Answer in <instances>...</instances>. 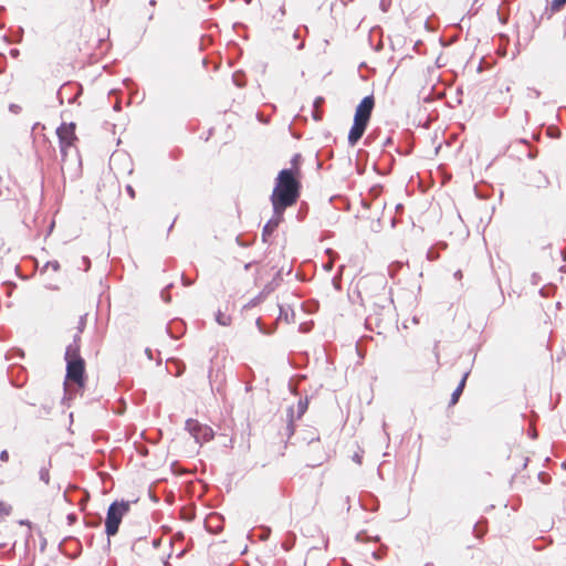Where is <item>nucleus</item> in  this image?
<instances>
[{
  "label": "nucleus",
  "mask_w": 566,
  "mask_h": 566,
  "mask_svg": "<svg viewBox=\"0 0 566 566\" xmlns=\"http://www.w3.org/2000/svg\"><path fill=\"white\" fill-rule=\"evenodd\" d=\"M390 143H391V139H390V138H387V140H386L385 145H388V144H390Z\"/></svg>",
  "instance_id": "37"
},
{
  "label": "nucleus",
  "mask_w": 566,
  "mask_h": 566,
  "mask_svg": "<svg viewBox=\"0 0 566 566\" xmlns=\"http://www.w3.org/2000/svg\"><path fill=\"white\" fill-rule=\"evenodd\" d=\"M282 313H284L283 307H280V315L282 316Z\"/></svg>",
  "instance_id": "40"
},
{
  "label": "nucleus",
  "mask_w": 566,
  "mask_h": 566,
  "mask_svg": "<svg viewBox=\"0 0 566 566\" xmlns=\"http://www.w3.org/2000/svg\"><path fill=\"white\" fill-rule=\"evenodd\" d=\"M286 430L289 431V436H292L293 432H294V426H293V421L292 419L290 420L287 427H286Z\"/></svg>",
  "instance_id": "25"
},
{
  "label": "nucleus",
  "mask_w": 566,
  "mask_h": 566,
  "mask_svg": "<svg viewBox=\"0 0 566 566\" xmlns=\"http://www.w3.org/2000/svg\"><path fill=\"white\" fill-rule=\"evenodd\" d=\"M375 106V99L373 95L365 96L358 106L356 107L354 120L368 125L373 109Z\"/></svg>",
  "instance_id": "6"
},
{
  "label": "nucleus",
  "mask_w": 566,
  "mask_h": 566,
  "mask_svg": "<svg viewBox=\"0 0 566 566\" xmlns=\"http://www.w3.org/2000/svg\"><path fill=\"white\" fill-rule=\"evenodd\" d=\"M39 478L42 482H44L45 484H49L50 482V471H49V467H42L39 471Z\"/></svg>",
  "instance_id": "12"
},
{
  "label": "nucleus",
  "mask_w": 566,
  "mask_h": 566,
  "mask_svg": "<svg viewBox=\"0 0 566 566\" xmlns=\"http://www.w3.org/2000/svg\"><path fill=\"white\" fill-rule=\"evenodd\" d=\"M80 340L81 336L75 334L73 342L66 347L65 360H72L75 358H82L80 355Z\"/></svg>",
  "instance_id": "9"
},
{
  "label": "nucleus",
  "mask_w": 566,
  "mask_h": 566,
  "mask_svg": "<svg viewBox=\"0 0 566 566\" xmlns=\"http://www.w3.org/2000/svg\"><path fill=\"white\" fill-rule=\"evenodd\" d=\"M66 520H67V524H69V525H73V524L77 521V516H76V514H74V513H70V514L66 516Z\"/></svg>",
  "instance_id": "21"
},
{
  "label": "nucleus",
  "mask_w": 566,
  "mask_h": 566,
  "mask_svg": "<svg viewBox=\"0 0 566 566\" xmlns=\"http://www.w3.org/2000/svg\"><path fill=\"white\" fill-rule=\"evenodd\" d=\"M84 522L87 527H97V526H99V524L102 522V517L98 516V517L90 518L88 516H86Z\"/></svg>",
  "instance_id": "13"
},
{
  "label": "nucleus",
  "mask_w": 566,
  "mask_h": 566,
  "mask_svg": "<svg viewBox=\"0 0 566 566\" xmlns=\"http://www.w3.org/2000/svg\"><path fill=\"white\" fill-rule=\"evenodd\" d=\"M307 400H300L297 403V418H301L307 410Z\"/></svg>",
  "instance_id": "14"
},
{
  "label": "nucleus",
  "mask_w": 566,
  "mask_h": 566,
  "mask_svg": "<svg viewBox=\"0 0 566 566\" xmlns=\"http://www.w3.org/2000/svg\"><path fill=\"white\" fill-rule=\"evenodd\" d=\"M474 531L476 532V537H481L484 534V532L480 533V531L478 530V525L474 526Z\"/></svg>",
  "instance_id": "32"
},
{
  "label": "nucleus",
  "mask_w": 566,
  "mask_h": 566,
  "mask_svg": "<svg viewBox=\"0 0 566 566\" xmlns=\"http://www.w3.org/2000/svg\"><path fill=\"white\" fill-rule=\"evenodd\" d=\"M468 373H465L462 377V379L460 380L458 387L454 389V391L452 392L451 395V399H450V405L453 406L455 405L458 401H459V398L465 387V381H467V378H468Z\"/></svg>",
  "instance_id": "10"
},
{
  "label": "nucleus",
  "mask_w": 566,
  "mask_h": 566,
  "mask_svg": "<svg viewBox=\"0 0 566 566\" xmlns=\"http://www.w3.org/2000/svg\"><path fill=\"white\" fill-rule=\"evenodd\" d=\"M126 191L129 195L130 198H135V190L130 185L126 186Z\"/></svg>",
  "instance_id": "24"
},
{
  "label": "nucleus",
  "mask_w": 566,
  "mask_h": 566,
  "mask_svg": "<svg viewBox=\"0 0 566 566\" xmlns=\"http://www.w3.org/2000/svg\"><path fill=\"white\" fill-rule=\"evenodd\" d=\"M284 211L285 210H273V217L265 223L262 230L263 242H268L269 237L276 230V228L283 221Z\"/></svg>",
  "instance_id": "7"
},
{
  "label": "nucleus",
  "mask_w": 566,
  "mask_h": 566,
  "mask_svg": "<svg viewBox=\"0 0 566 566\" xmlns=\"http://www.w3.org/2000/svg\"><path fill=\"white\" fill-rule=\"evenodd\" d=\"M11 513V506L0 501V516H8Z\"/></svg>",
  "instance_id": "16"
},
{
  "label": "nucleus",
  "mask_w": 566,
  "mask_h": 566,
  "mask_svg": "<svg viewBox=\"0 0 566 566\" xmlns=\"http://www.w3.org/2000/svg\"><path fill=\"white\" fill-rule=\"evenodd\" d=\"M314 118L317 120L319 119V116L316 113H314Z\"/></svg>",
  "instance_id": "39"
},
{
  "label": "nucleus",
  "mask_w": 566,
  "mask_h": 566,
  "mask_svg": "<svg viewBox=\"0 0 566 566\" xmlns=\"http://www.w3.org/2000/svg\"><path fill=\"white\" fill-rule=\"evenodd\" d=\"M216 322L221 326H229L231 325L232 319L230 315H227L226 313L219 310L216 313Z\"/></svg>",
  "instance_id": "11"
},
{
  "label": "nucleus",
  "mask_w": 566,
  "mask_h": 566,
  "mask_svg": "<svg viewBox=\"0 0 566 566\" xmlns=\"http://www.w3.org/2000/svg\"><path fill=\"white\" fill-rule=\"evenodd\" d=\"M84 326H85V318L82 316L81 319H80V323H78V332L77 334L81 336V333L83 332L84 329Z\"/></svg>",
  "instance_id": "23"
},
{
  "label": "nucleus",
  "mask_w": 566,
  "mask_h": 566,
  "mask_svg": "<svg viewBox=\"0 0 566 566\" xmlns=\"http://www.w3.org/2000/svg\"><path fill=\"white\" fill-rule=\"evenodd\" d=\"M367 124L354 120L353 126L348 134V144L355 146L357 142L363 137L366 130Z\"/></svg>",
  "instance_id": "8"
},
{
  "label": "nucleus",
  "mask_w": 566,
  "mask_h": 566,
  "mask_svg": "<svg viewBox=\"0 0 566 566\" xmlns=\"http://www.w3.org/2000/svg\"><path fill=\"white\" fill-rule=\"evenodd\" d=\"M51 268L53 271L57 272L60 270V263L57 261H49L44 265V270Z\"/></svg>",
  "instance_id": "18"
},
{
  "label": "nucleus",
  "mask_w": 566,
  "mask_h": 566,
  "mask_svg": "<svg viewBox=\"0 0 566 566\" xmlns=\"http://www.w3.org/2000/svg\"><path fill=\"white\" fill-rule=\"evenodd\" d=\"M256 325H258V327H259V329H260V332H261V333H263V334H268V332L263 328V326H262V323H261V319H260V318H258V319H256Z\"/></svg>",
  "instance_id": "27"
},
{
  "label": "nucleus",
  "mask_w": 566,
  "mask_h": 566,
  "mask_svg": "<svg viewBox=\"0 0 566 566\" xmlns=\"http://www.w3.org/2000/svg\"><path fill=\"white\" fill-rule=\"evenodd\" d=\"M0 460L2 462H8L9 461V452L7 450H2L0 452Z\"/></svg>",
  "instance_id": "22"
},
{
  "label": "nucleus",
  "mask_w": 566,
  "mask_h": 566,
  "mask_svg": "<svg viewBox=\"0 0 566 566\" xmlns=\"http://www.w3.org/2000/svg\"><path fill=\"white\" fill-rule=\"evenodd\" d=\"M172 286V284L167 285L160 293V297L164 300V302L169 303L170 302V294L168 290Z\"/></svg>",
  "instance_id": "17"
},
{
  "label": "nucleus",
  "mask_w": 566,
  "mask_h": 566,
  "mask_svg": "<svg viewBox=\"0 0 566 566\" xmlns=\"http://www.w3.org/2000/svg\"><path fill=\"white\" fill-rule=\"evenodd\" d=\"M381 7H382V8H384V7H386V3H385V1H384V0L381 1Z\"/></svg>",
  "instance_id": "44"
},
{
  "label": "nucleus",
  "mask_w": 566,
  "mask_h": 566,
  "mask_svg": "<svg viewBox=\"0 0 566 566\" xmlns=\"http://www.w3.org/2000/svg\"><path fill=\"white\" fill-rule=\"evenodd\" d=\"M454 277L460 280L462 277V272L459 270L454 273Z\"/></svg>",
  "instance_id": "33"
},
{
  "label": "nucleus",
  "mask_w": 566,
  "mask_h": 566,
  "mask_svg": "<svg viewBox=\"0 0 566 566\" xmlns=\"http://www.w3.org/2000/svg\"><path fill=\"white\" fill-rule=\"evenodd\" d=\"M21 109H22L21 106L18 104L12 103L9 105V111L13 114H19L21 112Z\"/></svg>",
  "instance_id": "20"
},
{
  "label": "nucleus",
  "mask_w": 566,
  "mask_h": 566,
  "mask_svg": "<svg viewBox=\"0 0 566 566\" xmlns=\"http://www.w3.org/2000/svg\"><path fill=\"white\" fill-rule=\"evenodd\" d=\"M300 160H301V155H300V154H295V155L293 156L292 160H291V163H292V168H291V169H294V170H295L296 168H300V167H298V163H300Z\"/></svg>",
  "instance_id": "19"
},
{
  "label": "nucleus",
  "mask_w": 566,
  "mask_h": 566,
  "mask_svg": "<svg viewBox=\"0 0 566 566\" xmlns=\"http://www.w3.org/2000/svg\"><path fill=\"white\" fill-rule=\"evenodd\" d=\"M185 428L195 438L197 443L207 442L213 438L212 429L197 420L188 419Z\"/></svg>",
  "instance_id": "4"
},
{
  "label": "nucleus",
  "mask_w": 566,
  "mask_h": 566,
  "mask_svg": "<svg viewBox=\"0 0 566 566\" xmlns=\"http://www.w3.org/2000/svg\"><path fill=\"white\" fill-rule=\"evenodd\" d=\"M322 102H323L322 97L316 98L314 106L317 107L318 103H322Z\"/></svg>",
  "instance_id": "34"
},
{
  "label": "nucleus",
  "mask_w": 566,
  "mask_h": 566,
  "mask_svg": "<svg viewBox=\"0 0 566 566\" xmlns=\"http://www.w3.org/2000/svg\"><path fill=\"white\" fill-rule=\"evenodd\" d=\"M83 263L85 264V270H88L90 265H91V261L87 256H83Z\"/></svg>",
  "instance_id": "29"
},
{
  "label": "nucleus",
  "mask_w": 566,
  "mask_h": 566,
  "mask_svg": "<svg viewBox=\"0 0 566 566\" xmlns=\"http://www.w3.org/2000/svg\"><path fill=\"white\" fill-rule=\"evenodd\" d=\"M289 412L291 413L290 416H291V418H292V417H293V409L291 408V409L289 410Z\"/></svg>",
  "instance_id": "41"
},
{
  "label": "nucleus",
  "mask_w": 566,
  "mask_h": 566,
  "mask_svg": "<svg viewBox=\"0 0 566 566\" xmlns=\"http://www.w3.org/2000/svg\"><path fill=\"white\" fill-rule=\"evenodd\" d=\"M10 54H11L13 57H17V56L19 55V50H17V49H12V50L10 51Z\"/></svg>",
  "instance_id": "31"
},
{
  "label": "nucleus",
  "mask_w": 566,
  "mask_h": 566,
  "mask_svg": "<svg viewBox=\"0 0 566 566\" xmlns=\"http://www.w3.org/2000/svg\"><path fill=\"white\" fill-rule=\"evenodd\" d=\"M130 504L127 501L113 502L107 510L105 520V533L108 537L117 534L123 516L129 511Z\"/></svg>",
  "instance_id": "2"
},
{
  "label": "nucleus",
  "mask_w": 566,
  "mask_h": 566,
  "mask_svg": "<svg viewBox=\"0 0 566 566\" xmlns=\"http://www.w3.org/2000/svg\"><path fill=\"white\" fill-rule=\"evenodd\" d=\"M56 134L60 140V148L62 157L66 156V149L73 145V142L76 139L75 136V124H62L57 129Z\"/></svg>",
  "instance_id": "5"
},
{
  "label": "nucleus",
  "mask_w": 566,
  "mask_h": 566,
  "mask_svg": "<svg viewBox=\"0 0 566 566\" xmlns=\"http://www.w3.org/2000/svg\"><path fill=\"white\" fill-rule=\"evenodd\" d=\"M566 4V0H553L551 3L552 11H559Z\"/></svg>",
  "instance_id": "15"
},
{
  "label": "nucleus",
  "mask_w": 566,
  "mask_h": 566,
  "mask_svg": "<svg viewBox=\"0 0 566 566\" xmlns=\"http://www.w3.org/2000/svg\"><path fill=\"white\" fill-rule=\"evenodd\" d=\"M181 280H182V284L185 286H190L193 283L191 280L187 279L185 275H182Z\"/></svg>",
  "instance_id": "26"
},
{
  "label": "nucleus",
  "mask_w": 566,
  "mask_h": 566,
  "mask_svg": "<svg viewBox=\"0 0 566 566\" xmlns=\"http://www.w3.org/2000/svg\"><path fill=\"white\" fill-rule=\"evenodd\" d=\"M424 566H434L432 563H427Z\"/></svg>",
  "instance_id": "42"
},
{
  "label": "nucleus",
  "mask_w": 566,
  "mask_h": 566,
  "mask_svg": "<svg viewBox=\"0 0 566 566\" xmlns=\"http://www.w3.org/2000/svg\"><path fill=\"white\" fill-rule=\"evenodd\" d=\"M300 168L282 169L271 195L273 210H286L294 206L301 196Z\"/></svg>",
  "instance_id": "1"
},
{
  "label": "nucleus",
  "mask_w": 566,
  "mask_h": 566,
  "mask_svg": "<svg viewBox=\"0 0 566 566\" xmlns=\"http://www.w3.org/2000/svg\"><path fill=\"white\" fill-rule=\"evenodd\" d=\"M3 247V240L0 238V249Z\"/></svg>",
  "instance_id": "38"
},
{
  "label": "nucleus",
  "mask_w": 566,
  "mask_h": 566,
  "mask_svg": "<svg viewBox=\"0 0 566 566\" xmlns=\"http://www.w3.org/2000/svg\"><path fill=\"white\" fill-rule=\"evenodd\" d=\"M145 354L147 355L148 359H150V360L153 359V352L150 348H146Z\"/></svg>",
  "instance_id": "30"
},
{
  "label": "nucleus",
  "mask_w": 566,
  "mask_h": 566,
  "mask_svg": "<svg viewBox=\"0 0 566 566\" xmlns=\"http://www.w3.org/2000/svg\"><path fill=\"white\" fill-rule=\"evenodd\" d=\"M381 7H382V8H384V7H386V3H385V1H384V0L381 1Z\"/></svg>",
  "instance_id": "45"
},
{
  "label": "nucleus",
  "mask_w": 566,
  "mask_h": 566,
  "mask_svg": "<svg viewBox=\"0 0 566 566\" xmlns=\"http://www.w3.org/2000/svg\"><path fill=\"white\" fill-rule=\"evenodd\" d=\"M66 361L65 392H69L67 381L74 382L78 388L84 387L85 361L83 358H75Z\"/></svg>",
  "instance_id": "3"
},
{
  "label": "nucleus",
  "mask_w": 566,
  "mask_h": 566,
  "mask_svg": "<svg viewBox=\"0 0 566 566\" xmlns=\"http://www.w3.org/2000/svg\"><path fill=\"white\" fill-rule=\"evenodd\" d=\"M353 460H354L356 463L360 464V463H361V455H360L359 453H355V454L353 455Z\"/></svg>",
  "instance_id": "28"
},
{
  "label": "nucleus",
  "mask_w": 566,
  "mask_h": 566,
  "mask_svg": "<svg viewBox=\"0 0 566 566\" xmlns=\"http://www.w3.org/2000/svg\"><path fill=\"white\" fill-rule=\"evenodd\" d=\"M333 268V263L332 262H328L326 265H325V269L331 271Z\"/></svg>",
  "instance_id": "35"
},
{
  "label": "nucleus",
  "mask_w": 566,
  "mask_h": 566,
  "mask_svg": "<svg viewBox=\"0 0 566 566\" xmlns=\"http://www.w3.org/2000/svg\"><path fill=\"white\" fill-rule=\"evenodd\" d=\"M149 3H150V6H155L156 2H155V0H151Z\"/></svg>",
  "instance_id": "43"
},
{
  "label": "nucleus",
  "mask_w": 566,
  "mask_h": 566,
  "mask_svg": "<svg viewBox=\"0 0 566 566\" xmlns=\"http://www.w3.org/2000/svg\"><path fill=\"white\" fill-rule=\"evenodd\" d=\"M373 556H374L375 559H380L381 558V555L376 553V552L373 553Z\"/></svg>",
  "instance_id": "36"
}]
</instances>
